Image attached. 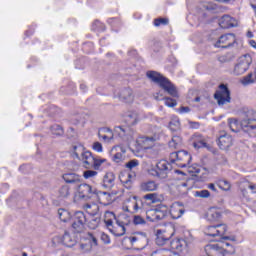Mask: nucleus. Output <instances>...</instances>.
<instances>
[{"instance_id": "1", "label": "nucleus", "mask_w": 256, "mask_h": 256, "mask_svg": "<svg viewBox=\"0 0 256 256\" xmlns=\"http://www.w3.org/2000/svg\"><path fill=\"white\" fill-rule=\"evenodd\" d=\"M240 123L235 118L228 119V125L233 133L244 131L245 133H255L256 131V113L253 109L244 110L241 113Z\"/></svg>"}, {"instance_id": "2", "label": "nucleus", "mask_w": 256, "mask_h": 256, "mask_svg": "<svg viewBox=\"0 0 256 256\" xmlns=\"http://www.w3.org/2000/svg\"><path fill=\"white\" fill-rule=\"evenodd\" d=\"M147 77L154 83H157L164 91L167 92L168 95H171L172 97H179V94L177 93V88L169 79L162 76L161 74L155 72V71H149L147 72Z\"/></svg>"}, {"instance_id": "3", "label": "nucleus", "mask_w": 256, "mask_h": 256, "mask_svg": "<svg viewBox=\"0 0 256 256\" xmlns=\"http://www.w3.org/2000/svg\"><path fill=\"white\" fill-rule=\"evenodd\" d=\"M104 223L110 233H112V235L115 237H123L127 231V228L124 227L123 224L119 223L118 220H116V216L113 212H105Z\"/></svg>"}, {"instance_id": "4", "label": "nucleus", "mask_w": 256, "mask_h": 256, "mask_svg": "<svg viewBox=\"0 0 256 256\" xmlns=\"http://www.w3.org/2000/svg\"><path fill=\"white\" fill-rule=\"evenodd\" d=\"M72 153L75 155L76 159L82 161L86 169H91V166L93 165V159H95V157H93L90 151L85 150L83 145L79 144L73 146Z\"/></svg>"}, {"instance_id": "5", "label": "nucleus", "mask_w": 256, "mask_h": 256, "mask_svg": "<svg viewBox=\"0 0 256 256\" xmlns=\"http://www.w3.org/2000/svg\"><path fill=\"white\" fill-rule=\"evenodd\" d=\"M126 169H129L130 173H124L120 175V181L124 185H128V187H131V183L135 181L137 177V167H139V160L133 159L128 161L125 164Z\"/></svg>"}, {"instance_id": "6", "label": "nucleus", "mask_w": 256, "mask_h": 256, "mask_svg": "<svg viewBox=\"0 0 256 256\" xmlns=\"http://www.w3.org/2000/svg\"><path fill=\"white\" fill-rule=\"evenodd\" d=\"M122 209L126 213H139L143 209V200L135 195H130L124 201Z\"/></svg>"}, {"instance_id": "7", "label": "nucleus", "mask_w": 256, "mask_h": 256, "mask_svg": "<svg viewBox=\"0 0 256 256\" xmlns=\"http://www.w3.org/2000/svg\"><path fill=\"white\" fill-rule=\"evenodd\" d=\"M159 133L154 134L153 136H141L137 139L138 145L142 149H154L155 153H159Z\"/></svg>"}, {"instance_id": "8", "label": "nucleus", "mask_w": 256, "mask_h": 256, "mask_svg": "<svg viewBox=\"0 0 256 256\" xmlns=\"http://www.w3.org/2000/svg\"><path fill=\"white\" fill-rule=\"evenodd\" d=\"M251 63H253V58L249 54H245L238 59L237 64L234 66L232 74L239 76L244 75L249 71V67H251Z\"/></svg>"}, {"instance_id": "9", "label": "nucleus", "mask_w": 256, "mask_h": 256, "mask_svg": "<svg viewBox=\"0 0 256 256\" xmlns=\"http://www.w3.org/2000/svg\"><path fill=\"white\" fill-rule=\"evenodd\" d=\"M170 159L173 163H176L178 167H188L191 163V154L187 151L173 152L170 155Z\"/></svg>"}, {"instance_id": "10", "label": "nucleus", "mask_w": 256, "mask_h": 256, "mask_svg": "<svg viewBox=\"0 0 256 256\" xmlns=\"http://www.w3.org/2000/svg\"><path fill=\"white\" fill-rule=\"evenodd\" d=\"M175 235V229L173 227L165 228L164 230H157L156 245L163 247L169 243V239Z\"/></svg>"}, {"instance_id": "11", "label": "nucleus", "mask_w": 256, "mask_h": 256, "mask_svg": "<svg viewBox=\"0 0 256 256\" xmlns=\"http://www.w3.org/2000/svg\"><path fill=\"white\" fill-rule=\"evenodd\" d=\"M205 235L208 237H220L222 239H229V237H225V233H227V225L226 224H218L214 226H208L205 231Z\"/></svg>"}, {"instance_id": "12", "label": "nucleus", "mask_w": 256, "mask_h": 256, "mask_svg": "<svg viewBox=\"0 0 256 256\" xmlns=\"http://www.w3.org/2000/svg\"><path fill=\"white\" fill-rule=\"evenodd\" d=\"M125 240L129 241L132 247H137L138 249H145V247H147V243H149V239L145 233H137L134 236L126 238Z\"/></svg>"}, {"instance_id": "13", "label": "nucleus", "mask_w": 256, "mask_h": 256, "mask_svg": "<svg viewBox=\"0 0 256 256\" xmlns=\"http://www.w3.org/2000/svg\"><path fill=\"white\" fill-rule=\"evenodd\" d=\"M85 223H87V217L85 213L78 211L74 214V222L72 228L76 233H83L85 231Z\"/></svg>"}, {"instance_id": "14", "label": "nucleus", "mask_w": 256, "mask_h": 256, "mask_svg": "<svg viewBox=\"0 0 256 256\" xmlns=\"http://www.w3.org/2000/svg\"><path fill=\"white\" fill-rule=\"evenodd\" d=\"M237 39L234 34H224L219 37L217 42L214 44V47L221 49H229V47H233Z\"/></svg>"}, {"instance_id": "15", "label": "nucleus", "mask_w": 256, "mask_h": 256, "mask_svg": "<svg viewBox=\"0 0 256 256\" xmlns=\"http://www.w3.org/2000/svg\"><path fill=\"white\" fill-rule=\"evenodd\" d=\"M214 98L216 99L218 105H225L231 101V94L229 89L225 85H220V89L215 93Z\"/></svg>"}, {"instance_id": "16", "label": "nucleus", "mask_w": 256, "mask_h": 256, "mask_svg": "<svg viewBox=\"0 0 256 256\" xmlns=\"http://www.w3.org/2000/svg\"><path fill=\"white\" fill-rule=\"evenodd\" d=\"M86 239L89 242L80 244V249L82 253H89L93 247H97V235L95 233L88 232Z\"/></svg>"}, {"instance_id": "17", "label": "nucleus", "mask_w": 256, "mask_h": 256, "mask_svg": "<svg viewBox=\"0 0 256 256\" xmlns=\"http://www.w3.org/2000/svg\"><path fill=\"white\" fill-rule=\"evenodd\" d=\"M53 243H63L65 245V247H74V245H76L77 240L75 239V237H73L71 234H69V232H65L63 237L61 238V236H55L52 239Z\"/></svg>"}, {"instance_id": "18", "label": "nucleus", "mask_w": 256, "mask_h": 256, "mask_svg": "<svg viewBox=\"0 0 256 256\" xmlns=\"http://www.w3.org/2000/svg\"><path fill=\"white\" fill-rule=\"evenodd\" d=\"M170 247L173 251L183 253L189 249V243L183 238H176L170 242Z\"/></svg>"}, {"instance_id": "19", "label": "nucleus", "mask_w": 256, "mask_h": 256, "mask_svg": "<svg viewBox=\"0 0 256 256\" xmlns=\"http://www.w3.org/2000/svg\"><path fill=\"white\" fill-rule=\"evenodd\" d=\"M218 146L223 151H227L229 147H233V137L227 133L218 138Z\"/></svg>"}, {"instance_id": "20", "label": "nucleus", "mask_w": 256, "mask_h": 256, "mask_svg": "<svg viewBox=\"0 0 256 256\" xmlns=\"http://www.w3.org/2000/svg\"><path fill=\"white\" fill-rule=\"evenodd\" d=\"M207 256H225L224 250L221 248L219 243L209 244L205 247Z\"/></svg>"}, {"instance_id": "21", "label": "nucleus", "mask_w": 256, "mask_h": 256, "mask_svg": "<svg viewBox=\"0 0 256 256\" xmlns=\"http://www.w3.org/2000/svg\"><path fill=\"white\" fill-rule=\"evenodd\" d=\"M156 168L159 172V179H165L167 177V173L171 171V164L166 160H161L157 163Z\"/></svg>"}, {"instance_id": "22", "label": "nucleus", "mask_w": 256, "mask_h": 256, "mask_svg": "<svg viewBox=\"0 0 256 256\" xmlns=\"http://www.w3.org/2000/svg\"><path fill=\"white\" fill-rule=\"evenodd\" d=\"M169 213L172 219H179L185 213V207L181 205L179 202L173 203L170 207Z\"/></svg>"}, {"instance_id": "23", "label": "nucleus", "mask_w": 256, "mask_h": 256, "mask_svg": "<svg viewBox=\"0 0 256 256\" xmlns=\"http://www.w3.org/2000/svg\"><path fill=\"white\" fill-rule=\"evenodd\" d=\"M118 99L124 103H133L135 100V95H133V90L131 88H125L118 94Z\"/></svg>"}, {"instance_id": "24", "label": "nucleus", "mask_w": 256, "mask_h": 256, "mask_svg": "<svg viewBox=\"0 0 256 256\" xmlns=\"http://www.w3.org/2000/svg\"><path fill=\"white\" fill-rule=\"evenodd\" d=\"M124 121L128 124V127H133V125H137L141 121V117L136 111H130L125 114Z\"/></svg>"}, {"instance_id": "25", "label": "nucleus", "mask_w": 256, "mask_h": 256, "mask_svg": "<svg viewBox=\"0 0 256 256\" xmlns=\"http://www.w3.org/2000/svg\"><path fill=\"white\" fill-rule=\"evenodd\" d=\"M219 25L222 29H229V27H237V20L229 15H224L219 20Z\"/></svg>"}, {"instance_id": "26", "label": "nucleus", "mask_w": 256, "mask_h": 256, "mask_svg": "<svg viewBox=\"0 0 256 256\" xmlns=\"http://www.w3.org/2000/svg\"><path fill=\"white\" fill-rule=\"evenodd\" d=\"M115 151L117 152L113 155L114 163H121L125 161V153H127V150L121 146H116L112 148V153Z\"/></svg>"}, {"instance_id": "27", "label": "nucleus", "mask_w": 256, "mask_h": 256, "mask_svg": "<svg viewBox=\"0 0 256 256\" xmlns=\"http://www.w3.org/2000/svg\"><path fill=\"white\" fill-rule=\"evenodd\" d=\"M207 220L211 223L219 221L221 219V210L217 208H210L206 214Z\"/></svg>"}, {"instance_id": "28", "label": "nucleus", "mask_w": 256, "mask_h": 256, "mask_svg": "<svg viewBox=\"0 0 256 256\" xmlns=\"http://www.w3.org/2000/svg\"><path fill=\"white\" fill-rule=\"evenodd\" d=\"M158 188L159 186L157 185V183H155V181H146L140 184V191H143V193L157 191Z\"/></svg>"}, {"instance_id": "29", "label": "nucleus", "mask_w": 256, "mask_h": 256, "mask_svg": "<svg viewBox=\"0 0 256 256\" xmlns=\"http://www.w3.org/2000/svg\"><path fill=\"white\" fill-rule=\"evenodd\" d=\"M144 199L146 201H150L153 204L163 203V201H165V196H163V194H159V193H150V194L144 195Z\"/></svg>"}, {"instance_id": "30", "label": "nucleus", "mask_w": 256, "mask_h": 256, "mask_svg": "<svg viewBox=\"0 0 256 256\" xmlns=\"http://www.w3.org/2000/svg\"><path fill=\"white\" fill-rule=\"evenodd\" d=\"M115 185V174L113 172H108L103 177V186L107 189H111Z\"/></svg>"}, {"instance_id": "31", "label": "nucleus", "mask_w": 256, "mask_h": 256, "mask_svg": "<svg viewBox=\"0 0 256 256\" xmlns=\"http://www.w3.org/2000/svg\"><path fill=\"white\" fill-rule=\"evenodd\" d=\"M63 179L66 183H81V176L73 172L64 174Z\"/></svg>"}, {"instance_id": "32", "label": "nucleus", "mask_w": 256, "mask_h": 256, "mask_svg": "<svg viewBox=\"0 0 256 256\" xmlns=\"http://www.w3.org/2000/svg\"><path fill=\"white\" fill-rule=\"evenodd\" d=\"M156 213L158 215V221L165 219L169 215V208L166 205H159L156 207Z\"/></svg>"}, {"instance_id": "33", "label": "nucleus", "mask_w": 256, "mask_h": 256, "mask_svg": "<svg viewBox=\"0 0 256 256\" xmlns=\"http://www.w3.org/2000/svg\"><path fill=\"white\" fill-rule=\"evenodd\" d=\"M116 221L120 223V225H123L124 227H127L131 225V217L129 214L122 213L116 217Z\"/></svg>"}, {"instance_id": "34", "label": "nucleus", "mask_w": 256, "mask_h": 256, "mask_svg": "<svg viewBox=\"0 0 256 256\" xmlns=\"http://www.w3.org/2000/svg\"><path fill=\"white\" fill-rule=\"evenodd\" d=\"M78 191H79L81 197H89V195H91V193H94L93 188L91 187V185H88V184L80 185Z\"/></svg>"}, {"instance_id": "35", "label": "nucleus", "mask_w": 256, "mask_h": 256, "mask_svg": "<svg viewBox=\"0 0 256 256\" xmlns=\"http://www.w3.org/2000/svg\"><path fill=\"white\" fill-rule=\"evenodd\" d=\"M85 211L88 213V215H97L99 213V205L92 203V204H85L84 206Z\"/></svg>"}, {"instance_id": "36", "label": "nucleus", "mask_w": 256, "mask_h": 256, "mask_svg": "<svg viewBox=\"0 0 256 256\" xmlns=\"http://www.w3.org/2000/svg\"><path fill=\"white\" fill-rule=\"evenodd\" d=\"M183 143V140L181 139V136L179 135H174L169 142V147L170 149H179Z\"/></svg>"}, {"instance_id": "37", "label": "nucleus", "mask_w": 256, "mask_h": 256, "mask_svg": "<svg viewBox=\"0 0 256 256\" xmlns=\"http://www.w3.org/2000/svg\"><path fill=\"white\" fill-rule=\"evenodd\" d=\"M71 195V188L68 185H64L58 189V197L60 199H67Z\"/></svg>"}, {"instance_id": "38", "label": "nucleus", "mask_w": 256, "mask_h": 256, "mask_svg": "<svg viewBox=\"0 0 256 256\" xmlns=\"http://www.w3.org/2000/svg\"><path fill=\"white\" fill-rule=\"evenodd\" d=\"M169 127L171 131H179V129H181V122L179 121V117L173 116L169 123Z\"/></svg>"}, {"instance_id": "39", "label": "nucleus", "mask_w": 256, "mask_h": 256, "mask_svg": "<svg viewBox=\"0 0 256 256\" xmlns=\"http://www.w3.org/2000/svg\"><path fill=\"white\" fill-rule=\"evenodd\" d=\"M58 217H59L60 221H63V223H67V221H69V219H71V213H69V211L61 208L58 210Z\"/></svg>"}, {"instance_id": "40", "label": "nucleus", "mask_w": 256, "mask_h": 256, "mask_svg": "<svg viewBox=\"0 0 256 256\" xmlns=\"http://www.w3.org/2000/svg\"><path fill=\"white\" fill-rule=\"evenodd\" d=\"M146 219L151 222L159 221V217L157 215V209L153 208L146 211Z\"/></svg>"}, {"instance_id": "41", "label": "nucleus", "mask_w": 256, "mask_h": 256, "mask_svg": "<svg viewBox=\"0 0 256 256\" xmlns=\"http://www.w3.org/2000/svg\"><path fill=\"white\" fill-rule=\"evenodd\" d=\"M98 197L102 205H109L111 203V195L107 192H100Z\"/></svg>"}, {"instance_id": "42", "label": "nucleus", "mask_w": 256, "mask_h": 256, "mask_svg": "<svg viewBox=\"0 0 256 256\" xmlns=\"http://www.w3.org/2000/svg\"><path fill=\"white\" fill-rule=\"evenodd\" d=\"M218 244L221 247L222 251H224V253H235V248H233V246L229 244V242H219Z\"/></svg>"}, {"instance_id": "43", "label": "nucleus", "mask_w": 256, "mask_h": 256, "mask_svg": "<svg viewBox=\"0 0 256 256\" xmlns=\"http://www.w3.org/2000/svg\"><path fill=\"white\" fill-rule=\"evenodd\" d=\"M155 99H156V101H161L164 98H161L159 96V93H157L155 95ZM164 100H165L166 107H176L177 106V101L173 100L172 98H165Z\"/></svg>"}, {"instance_id": "44", "label": "nucleus", "mask_w": 256, "mask_h": 256, "mask_svg": "<svg viewBox=\"0 0 256 256\" xmlns=\"http://www.w3.org/2000/svg\"><path fill=\"white\" fill-rule=\"evenodd\" d=\"M239 187H240V190L243 193L244 197H245V195L247 193V189H251V191H254V189H255V185L250 184L247 181L241 182Z\"/></svg>"}, {"instance_id": "45", "label": "nucleus", "mask_w": 256, "mask_h": 256, "mask_svg": "<svg viewBox=\"0 0 256 256\" xmlns=\"http://www.w3.org/2000/svg\"><path fill=\"white\" fill-rule=\"evenodd\" d=\"M104 163H107V159L94 158L91 168L99 170L101 168V165H104Z\"/></svg>"}, {"instance_id": "46", "label": "nucleus", "mask_w": 256, "mask_h": 256, "mask_svg": "<svg viewBox=\"0 0 256 256\" xmlns=\"http://www.w3.org/2000/svg\"><path fill=\"white\" fill-rule=\"evenodd\" d=\"M193 147L195 149H201V147H207V143H205V140L199 138V136L194 137Z\"/></svg>"}, {"instance_id": "47", "label": "nucleus", "mask_w": 256, "mask_h": 256, "mask_svg": "<svg viewBox=\"0 0 256 256\" xmlns=\"http://www.w3.org/2000/svg\"><path fill=\"white\" fill-rule=\"evenodd\" d=\"M151 256H171V252L169 249L161 248L154 251Z\"/></svg>"}, {"instance_id": "48", "label": "nucleus", "mask_w": 256, "mask_h": 256, "mask_svg": "<svg viewBox=\"0 0 256 256\" xmlns=\"http://www.w3.org/2000/svg\"><path fill=\"white\" fill-rule=\"evenodd\" d=\"M194 197H200V199H208V197H211V193L208 190H200L194 193Z\"/></svg>"}, {"instance_id": "49", "label": "nucleus", "mask_w": 256, "mask_h": 256, "mask_svg": "<svg viewBox=\"0 0 256 256\" xmlns=\"http://www.w3.org/2000/svg\"><path fill=\"white\" fill-rule=\"evenodd\" d=\"M217 186L219 189H222V191H229L231 189V184L227 180H220Z\"/></svg>"}, {"instance_id": "50", "label": "nucleus", "mask_w": 256, "mask_h": 256, "mask_svg": "<svg viewBox=\"0 0 256 256\" xmlns=\"http://www.w3.org/2000/svg\"><path fill=\"white\" fill-rule=\"evenodd\" d=\"M99 223H101L100 217L92 218L91 221L88 223V227L89 229H96L99 227Z\"/></svg>"}, {"instance_id": "51", "label": "nucleus", "mask_w": 256, "mask_h": 256, "mask_svg": "<svg viewBox=\"0 0 256 256\" xmlns=\"http://www.w3.org/2000/svg\"><path fill=\"white\" fill-rule=\"evenodd\" d=\"M188 173H190V175H197L201 173V167H199V165L197 164L188 166Z\"/></svg>"}, {"instance_id": "52", "label": "nucleus", "mask_w": 256, "mask_h": 256, "mask_svg": "<svg viewBox=\"0 0 256 256\" xmlns=\"http://www.w3.org/2000/svg\"><path fill=\"white\" fill-rule=\"evenodd\" d=\"M235 59V56L233 54H225L219 57L218 61L220 63H229L230 61H233Z\"/></svg>"}, {"instance_id": "53", "label": "nucleus", "mask_w": 256, "mask_h": 256, "mask_svg": "<svg viewBox=\"0 0 256 256\" xmlns=\"http://www.w3.org/2000/svg\"><path fill=\"white\" fill-rule=\"evenodd\" d=\"M127 130V128H123L122 126H116L114 128V133L119 135V137H125V135H127Z\"/></svg>"}, {"instance_id": "54", "label": "nucleus", "mask_w": 256, "mask_h": 256, "mask_svg": "<svg viewBox=\"0 0 256 256\" xmlns=\"http://www.w3.org/2000/svg\"><path fill=\"white\" fill-rule=\"evenodd\" d=\"M133 223H134V225H145V223H147V222L145 221V218H143V216L134 215Z\"/></svg>"}, {"instance_id": "55", "label": "nucleus", "mask_w": 256, "mask_h": 256, "mask_svg": "<svg viewBox=\"0 0 256 256\" xmlns=\"http://www.w3.org/2000/svg\"><path fill=\"white\" fill-rule=\"evenodd\" d=\"M51 131H52V135H57V136L63 135V128H61V126L59 125H53L51 127Z\"/></svg>"}, {"instance_id": "56", "label": "nucleus", "mask_w": 256, "mask_h": 256, "mask_svg": "<svg viewBox=\"0 0 256 256\" xmlns=\"http://www.w3.org/2000/svg\"><path fill=\"white\" fill-rule=\"evenodd\" d=\"M255 79H253V74L250 73L248 74L247 76H245L243 79H242V84L243 85H249L251 83H255Z\"/></svg>"}, {"instance_id": "57", "label": "nucleus", "mask_w": 256, "mask_h": 256, "mask_svg": "<svg viewBox=\"0 0 256 256\" xmlns=\"http://www.w3.org/2000/svg\"><path fill=\"white\" fill-rule=\"evenodd\" d=\"M169 20L166 18H158L154 20L155 27H159L160 25H168Z\"/></svg>"}, {"instance_id": "58", "label": "nucleus", "mask_w": 256, "mask_h": 256, "mask_svg": "<svg viewBox=\"0 0 256 256\" xmlns=\"http://www.w3.org/2000/svg\"><path fill=\"white\" fill-rule=\"evenodd\" d=\"M93 177H97V171L87 170L84 172V179H91Z\"/></svg>"}, {"instance_id": "59", "label": "nucleus", "mask_w": 256, "mask_h": 256, "mask_svg": "<svg viewBox=\"0 0 256 256\" xmlns=\"http://www.w3.org/2000/svg\"><path fill=\"white\" fill-rule=\"evenodd\" d=\"M92 149L97 153H103V145L100 142H94Z\"/></svg>"}, {"instance_id": "60", "label": "nucleus", "mask_w": 256, "mask_h": 256, "mask_svg": "<svg viewBox=\"0 0 256 256\" xmlns=\"http://www.w3.org/2000/svg\"><path fill=\"white\" fill-rule=\"evenodd\" d=\"M98 137H99V139H103V141L105 143H111V141H112L111 139H109V136H107V134L103 133V130H101V132H99Z\"/></svg>"}, {"instance_id": "61", "label": "nucleus", "mask_w": 256, "mask_h": 256, "mask_svg": "<svg viewBox=\"0 0 256 256\" xmlns=\"http://www.w3.org/2000/svg\"><path fill=\"white\" fill-rule=\"evenodd\" d=\"M100 239L106 245H109V243H111V238H109V235L105 234L104 232L101 233Z\"/></svg>"}, {"instance_id": "62", "label": "nucleus", "mask_w": 256, "mask_h": 256, "mask_svg": "<svg viewBox=\"0 0 256 256\" xmlns=\"http://www.w3.org/2000/svg\"><path fill=\"white\" fill-rule=\"evenodd\" d=\"M102 133H105L106 136L113 141V131L109 128H103Z\"/></svg>"}, {"instance_id": "63", "label": "nucleus", "mask_w": 256, "mask_h": 256, "mask_svg": "<svg viewBox=\"0 0 256 256\" xmlns=\"http://www.w3.org/2000/svg\"><path fill=\"white\" fill-rule=\"evenodd\" d=\"M149 175H152V177H159V170L156 167L150 168L148 170Z\"/></svg>"}, {"instance_id": "64", "label": "nucleus", "mask_w": 256, "mask_h": 256, "mask_svg": "<svg viewBox=\"0 0 256 256\" xmlns=\"http://www.w3.org/2000/svg\"><path fill=\"white\" fill-rule=\"evenodd\" d=\"M204 7H206V9L208 11H215V9H217V4H213L212 2H208Z\"/></svg>"}]
</instances>
